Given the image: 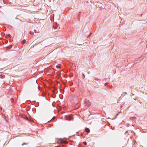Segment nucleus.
Masks as SVG:
<instances>
[{"label":"nucleus","mask_w":147,"mask_h":147,"mask_svg":"<svg viewBox=\"0 0 147 147\" xmlns=\"http://www.w3.org/2000/svg\"><path fill=\"white\" fill-rule=\"evenodd\" d=\"M57 147H60V146H57Z\"/></svg>","instance_id":"f3484780"},{"label":"nucleus","mask_w":147,"mask_h":147,"mask_svg":"<svg viewBox=\"0 0 147 147\" xmlns=\"http://www.w3.org/2000/svg\"><path fill=\"white\" fill-rule=\"evenodd\" d=\"M85 131L88 133H89L90 132V130L88 128H86Z\"/></svg>","instance_id":"7ed1b4c3"},{"label":"nucleus","mask_w":147,"mask_h":147,"mask_svg":"<svg viewBox=\"0 0 147 147\" xmlns=\"http://www.w3.org/2000/svg\"><path fill=\"white\" fill-rule=\"evenodd\" d=\"M85 102L86 103V105L88 107L90 106V103L88 100H85Z\"/></svg>","instance_id":"f03ea898"},{"label":"nucleus","mask_w":147,"mask_h":147,"mask_svg":"<svg viewBox=\"0 0 147 147\" xmlns=\"http://www.w3.org/2000/svg\"><path fill=\"white\" fill-rule=\"evenodd\" d=\"M65 118L66 120L70 121L72 119L73 117L72 115H66L65 116Z\"/></svg>","instance_id":"f257e3e1"},{"label":"nucleus","mask_w":147,"mask_h":147,"mask_svg":"<svg viewBox=\"0 0 147 147\" xmlns=\"http://www.w3.org/2000/svg\"><path fill=\"white\" fill-rule=\"evenodd\" d=\"M105 86H107V83H106L105 84Z\"/></svg>","instance_id":"ddd939ff"},{"label":"nucleus","mask_w":147,"mask_h":147,"mask_svg":"<svg viewBox=\"0 0 147 147\" xmlns=\"http://www.w3.org/2000/svg\"><path fill=\"white\" fill-rule=\"evenodd\" d=\"M54 119V118H53L51 121H52V120H53Z\"/></svg>","instance_id":"f8f14e48"},{"label":"nucleus","mask_w":147,"mask_h":147,"mask_svg":"<svg viewBox=\"0 0 147 147\" xmlns=\"http://www.w3.org/2000/svg\"><path fill=\"white\" fill-rule=\"evenodd\" d=\"M31 34H33V33L32 32H31L30 33Z\"/></svg>","instance_id":"4468645a"},{"label":"nucleus","mask_w":147,"mask_h":147,"mask_svg":"<svg viewBox=\"0 0 147 147\" xmlns=\"http://www.w3.org/2000/svg\"><path fill=\"white\" fill-rule=\"evenodd\" d=\"M34 31L35 33H36V31L35 30H34Z\"/></svg>","instance_id":"9d476101"},{"label":"nucleus","mask_w":147,"mask_h":147,"mask_svg":"<svg viewBox=\"0 0 147 147\" xmlns=\"http://www.w3.org/2000/svg\"><path fill=\"white\" fill-rule=\"evenodd\" d=\"M27 144L26 143H24L23 144H22V146H23L24 145H26Z\"/></svg>","instance_id":"423d86ee"},{"label":"nucleus","mask_w":147,"mask_h":147,"mask_svg":"<svg viewBox=\"0 0 147 147\" xmlns=\"http://www.w3.org/2000/svg\"><path fill=\"white\" fill-rule=\"evenodd\" d=\"M11 36V35L10 34H8V36L10 37Z\"/></svg>","instance_id":"9b49d317"},{"label":"nucleus","mask_w":147,"mask_h":147,"mask_svg":"<svg viewBox=\"0 0 147 147\" xmlns=\"http://www.w3.org/2000/svg\"><path fill=\"white\" fill-rule=\"evenodd\" d=\"M120 112H119L117 114V115H118Z\"/></svg>","instance_id":"a211bd4d"},{"label":"nucleus","mask_w":147,"mask_h":147,"mask_svg":"<svg viewBox=\"0 0 147 147\" xmlns=\"http://www.w3.org/2000/svg\"><path fill=\"white\" fill-rule=\"evenodd\" d=\"M22 42L23 44H24L26 42V40H22Z\"/></svg>","instance_id":"20e7f679"},{"label":"nucleus","mask_w":147,"mask_h":147,"mask_svg":"<svg viewBox=\"0 0 147 147\" xmlns=\"http://www.w3.org/2000/svg\"><path fill=\"white\" fill-rule=\"evenodd\" d=\"M83 143L85 145H86L87 144V143L86 142H83Z\"/></svg>","instance_id":"0eeeda50"},{"label":"nucleus","mask_w":147,"mask_h":147,"mask_svg":"<svg viewBox=\"0 0 147 147\" xmlns=\"http://www.w3.org/2000/svg\"><path fill=\"white\" fill-rule=\"evenodd\" d=\"M128 132L127 131H126L125 132V134H126Z\"/></svg>","instance_id":"dca6fc26"},{"label":"nucleus","mask_w":147,"mask_h":147,"mask_svg":"<svg viewBox=\"0 0 147 147\" xmlns=\"http://www.w3.org/2000/svg\"><path fill=\"white\" fill-rule=\"evenodd\" d=\"M74 91V90H71V92H73V91Z\"/></svg>","instance_id":"6ab92c4d"},{"label":"nucleus","mask_w":147,"mask_h":147,"mask_svg":"<svg viewBox=\"0 0 147 147\" xmlns=\"http://www.w3.org/2000/svg\"><path fill=\"white\" fill-rule=\"evenodd\" d=\"M123 93L125 94V95L127 94V93L126 92H124Z\"/></svg>","instance_id":"2eb2a0df"},{"label":"nucleus","mask_w":147,"mask_h":147,"mask_svg":"<svg viewBox=\"0 0 147 147\" xmlns=\"http://www.w3.org/2000/svg\"><path fill=\"white\" fill-rule=\"evenodd\" d=\"M2 107H0V111H2Z\"/></svg>","instance_id":"1a4fd4ad"},{"label":"nucleus","mask_w":147,"mask_h":147,"mask_svg":"<svg viewBox=\"0 0 147 147\" xmlns=\"http://www.w3.org/2000/svg\"><path fill=\"white\" fill-rule=\"evenodd\" d=\"M79 107V105L76 106V108L77 109H78Z\"/></svg>","instance_id":"6e6552de"},{"label":"nucleus","mask_w":147,"mask_h":147,"mask_svg":"<svg viewBox=\"0 0 147 147\" xmlns=\"http://www.w3.org/2000/svg\"><path fill=\"white\" fill-rule=\"evenodd\" d=\"M56 67L57 68H61V67L59 65H57L56 66Z\"/></svg>","instance_id":"39448f33"}]
</instances>
